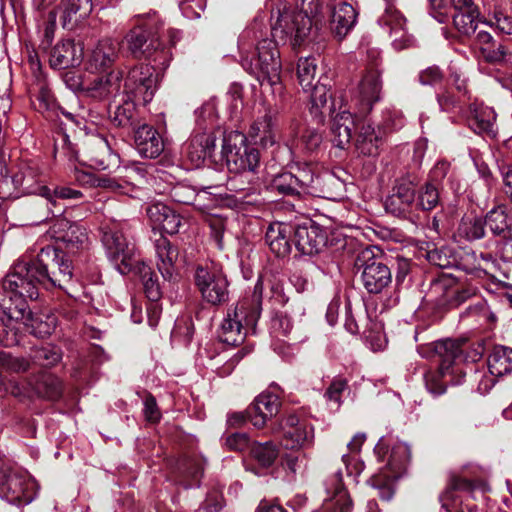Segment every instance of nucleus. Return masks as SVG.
<instances>
[{"instance_id": "obj_1", "label": "nucleus", "mask_w": 512, "mask_h": 512, "mask_svg": "<svg viewBox=\"0 0 512 512\" xmlns=\"http://www.w3.org/2000/svg\"><path fill=\"white\" fill-rule=\"evenodd\" d=\"M73 269L65 253L56 247L45 246L31 261H18L10 271L8 287L24 288L31 300L39 295V287H57L66 290L72 282Z\"/></svg>"}, {"instance_id": "obj_2", "label": "nucleus", "mask_w": 512, "mask_h": 512, "mask_svg": "<svg viewBox=\"0 0 512 512\" xmlns=\"http://www.w3.org/2000/svg\"><path fill=\"white\" fill-rule=\"evenodd\" d=\"M239 49L242 67L258 79L265 91L269 88L275 98V106L281 107L286 101V93L280 78L282 66L276 41L262 39L252 52L243 35L239 40Z\"/></svg>"}, {"instance_id": "obj_3", "label": "nucleus", "mask_w": 512, "mask_h": 512, "mask_svg": "<svg viewBox=\"0 0 512 512\" xmlns=\"http://www.w3.org/2000/svg\"><path fill=\"white\" fill-rule=\"evenodd\" d=\"M339 183L331 174L315 175L307 163L297 162L289 171L276 175L272 180V189L280 194L303 198L305 196L330 198L334 186Z\"/></svg>"}, {"instance_id": "obj_4", "label": "nucleus", "mask_w": 512, "mask_h": 512, "mask_svg": "<svg viewBox=\"0 0 512 512\" xmlns=\"http://www.w3.org/2000/svg\"><path fill=\"white\" fill-rule=\"evenodd\" d=\"M263 281L259 279L252 298H244L229 309L220 326L218 337L230 346L242 344L249 329H254L261 314Z\"/></svg>"}, {"instance_id": "obj_5", "label": "nucleus", "mask_w": 512, "mask_h": 512, "mask_svg": "<svg viewBox=\"0 0 512 512\" xmlns=\"http://www.w3.org/2000/svg\"><path fill=\"white\" fill-rule=\"evenodd\" d=\"M319 0H296L294 9H285L279 14L272 27L274 38L289 41L293 48L300 46L310 34L312 25L317 26L319 18Z\"/></svg>"}, {"instance_id": "obj_6", "label": "nucleus", "mask_w": 512, "mask_h": 512, "mask_svg": "<svg viewBox=\"0 0 512 512\" xmlns=\"http://www.w3.org/2000/svg\"><path fill=\"white\" fill-rule=\"evenodd\" d=\"M419 352L423 357L430 356L429 353L439 357L438 369L427 371L424 374V381L431 394H443L448 383L446 378L454 372L453 364L461 353L460 344L457 341L446 339L420 347Z\"/></svg>"}, {"instance_id": "obj_7", "label": "nucleus", "mask_w": 512, "mask_h": 512, "mask_svg": "<svg viewBox=\"0 0 512 512\" xmlns=\"http://www.w3.org/2000/svg\"><path fill=\"white\" fill-rule=\"evenodd\" d=\"M221 154L231 173L252 175L260 164L258 149L246 144L245 137L238 132L224 136Z\"/></svg>"}, {"instance_id": "obj_8", "label": "nucleus", "mask_w": 512, "mask_h": 512, "mask_svg": "<svg viewBox=\"0 0 512 512\" xmlns=\"http://www.w3.org/2000/svg\"><path fill=\"white\" fill-rule=\"evenodd\" d=\"M101 242L110 260L121 274H127L135 264V248L128 242L122 231V224L104 222L100 226Z\"/></svg>"}, {"instance_id": "obj_9", "label": "nucleus", "mask_w": 512, "mask_h": 512, "mask_svg": "<svg viewBox=\"0 0 512 512\" xmlns=\"http://www.w3.org/2000/svg\"><path fill=\"white\" fill-rule=\"evenodd\" d=\"M159 31L153 33L149 24L132 28L125 36L127 49L134 58L151 59L165 64L169 59V49L160 41Z\"/></svg>"}, {"instance_id": "obj_10", "label": "nucleus", "mask_w": 512, "mask_h": 512, "mask_svg": "<svg viewBox=\"0 0 512 512\" xmlns=\"http://www.w3.org/2000/svg\"><path fill=\"white\" fill-rule=\"evenodd\" d=\"M10 278V272L2 281V288L0 290V321L3 326L13 330L10 327L12 322H24L28 317L30 318V309L27 304L28 295L23 292L24 288L8 287L7 281Z\"/></svg>"}, {"instance_id": "obj_11", "label": "nucleus", "mask_w": 512, "mask_h": 512, "mask_svg": "<svg viewBox=\"0 0 512 512\" xmlns=\"http://www.w3.org/2000/svg\"><path fill=\"white\" fill-rule=\"evenodd\" d=\"M157 89L155 69L149 64H138L132 67L125 79L124 91L127 98L145 106L150 103Z\"/></svg>"}, {"instance_id": "obj_12", "label": "nucleus", "mask_w": 512, "mask_h": 512, "mask_svg": "<svg viewBox=\"0 0 512 512\" xmlns=\"http://www.w3.org/2000/svg\"><path fill=\"white\" fill-rule=\"evenodd\" d=\"M419 177L414 172H407L396 179L392 194L385 201L387 212L397 216L406 217L415 206V189Z\"/></svg>"}, {"instance_id": "obj_13", "label": "nucleus", "mask_w": 512, "mask_h": 512, "mask_svg": "<svg viewBox=\"0 0 512 512\" xmlns=\"http://www.w3.org/2000/svg\"><path fill=\"white\" fill-rule=\"evenodd\" d=\"M195 284L202 298L212 305L228 300V281L223 272L216 268L199 266L195 272Z\"/></svg>"}, {"instance_id": "obj_14", "label": "nucleus", "mask_w": 512, "mask_h": 512, "mask_svg": "<svg viewBox=\"0 0 512 512\" xmlns=\"http://www.w3.org/2000/svg\"><path fill=\"white\" fill-rule=\"evenodd\" d=\"M382 79L378 68H369L353 92L352 102L360 114H368L375 103L381 100Z\"/></svg>"}, {"instance_id": "obj_15", "label": "nucleus", "mask_w": 512, "mask_h": 512, "mask_svg": "<svg viewBox=\"0 0 512 512\" xmlns=\"http://www.w3.org/2000/svg\"><path fill=\"white\" fill-rule=\"evenodd\" d=\"M73 81L70 87L74 90H81L86 96L97 100H103L120 89L121 72L111 70L103 76H99L90 81H80V78L66 74V81Z\"/></svg>"}, {"instance_id": "obj_16", "label": "nucleus", "mask_w": 512, "mask_h": 512, "mask_svg": "<svg viewBox=\"0 0 512 512\" xmlns=\"http://www.w3.org/2000/svg\"><path fill=\"white\" fill-rule=\"evenodd\" d=\"M367 254L363 253L357 259V265L362 267V284L369 293L378 294L391 283V271L381 260L374 257L367 258Z\"/></svg>"}, {"instance_id": "obj_17", "label": "nucleus", "mask_w": 512, "mask_h": 512, "mask_svg": "<svg viewBox=\"0 0 512 512\" xmlns=\"http://www.w3.org/2000/svg\"><path fill=\"white\" fill-rule=\"evenodd\" d=\"M293 243L302 254H318L326 246L327 234L318 224L306 220L293 227Z\"/></svg>"}, {"instance_id": "obj_18", "label": "nucleus", "mask_w": 512, "mask_h": 512, "mask_svg": "<svg viewBox=\"0 0 512 512\" xmlns=\"http://www.w3.org/2000/svg\"><path fill=\"white\" fill-rule=\"evenodd\" d=\"M378 22L388 32L392 45L396 50L415 46L416 40L414 36L406 30V19L397 9L393 7L386 8Z\"/></svg>"}, {"instance_id": "obj_19", "label": "nucleus", "mask_w": 512, "mask_h": 512, "mask_svg": "<svg viewBox=\"0 0 512 512\" xmlns=\"http://www.w3.org/2000/svg\"><path fill=\"white\" fill-rule=\"evenodd\" d=\"M49 233L57 242H62L70 252L84 249L88 244L86 229L66 218L56 219Z\"/></svg>"}, {"instance_id": "obj_20", "label": "nucleus", "mask_w": 512, "mask_h": 512, "mask_svg": "<svg viewBox=\"0 0 512 512\" xmlns=\"http://www.w3.org/2000/svg\"><path fill=\"white\" fill-rule=\"evenodd\" d=\"M32 483L27 476L17 471H0V496L13 504H28L32 501L28 488Z\"/></svg>"}, {"instance_id": "obj_21", "label": "nucleus", "mask_w": 512, "mask_h": 512, "mask_svg": "<svg viewBox=\"0 0 512 512\" xmlns=\"http://www.w3.org/2000/svg\"><path fill=\"white\" fill-rule=\"evenodd\" d=\"M82 155L84 161L98 170L109 169L117 164V156L112 153L110 144L102 136H92L83 144Z\"/></svg>"}, {"instance_id": "obj_22", "label": "nucleus", "mask_w": 512, "mask_h": 512, "mask_svg": "<svg viewBox=\"0 0 512 512\" xmlns=\"http://www.w3.org/2000/svg\"><path fill=\"white\" fill-rule=\"evenodd\" d=\"M282 443L286 449L302 448L313 440V428L296 415H288L281 422Z\"/></svg>"}, {"instance_id": "obj_23", "label": "nucleus", "mask_w": 512, "mask_h": 512, "mask_svg": "<svg viewBox=\"0 0 512 512\" xmlns=\"http://www.w3.org/2000/svg\"><path fill=\"white\" fill-rule=\"evenodd\" d=\"M156 254V266L164 280L175 281L179 276L177 261L179 258L178 247L167 238L160 236L154 242Z\"/></svg>"}, {"instance_id": "obj_24", "label": "nucleus", "mask_w": 512, "mask_h": 512, "mask_svg": "<svg viewBox=\"0 0 512 512\" xmlns=\"http://www.w3.org/2000/svg\"><path fill=\"white\" fill-rule=\"evenodd\" d=\"M325 486L330 497L324 502L323 512H351L352 500L343 486L341 471L327 480Z\"/></svg>"}, {"instance_id": "obj_25", "label": "nucleus", "mask_w": 512, "mask_h": 512, "mask_svg": "<svg viewBox=\"0 0 512 512\" xmlns=\"http://www.w3.org/2000/svg\"><path fill=\"white\" fill-rule=\"evenodd\" d=\"M134 144L138 153L149 159L157 158L164 150V141L159 132L143 124L134 131Z\"/></svg>"}, {"instance_id": "obj_26", "label": "nucleus", "mask_w": 512, "mask_h": 512, "mask_svg": "<svg viewBox=\"0 0 512 512\" xmlns=\"http://www.w3.org/2000/svg\"><path fill=\"white\" fill-rule=\"evenodd\" d=\"M119 43L106 38L98 42L92 50L87 61V69L90 72H104L108 70L118 57Z\"/></svg>"}, {"instance_id": "obj_27", "label": "nucleus", "mask_w": 512, "mask_h": 512, "mask_svg": "<svg viewBox=\"0 0 512 512\" xmlns=\"http://www.w3.org/2000/svg\"><path fill=\"white\" fill-rule=\"evenodd\" d=\"M280 402L273 394H260L247 408L249 421L256 428H262L268 419L278 413Z\"/></svg>"}, {"instance_id": "obj_28", "label": "nucleus", "mask_w": 512, "mask_h": 512, "mask_svg": "<svg viewBox=\"0 0 512 512\" xmlns=\"http://www.w3.org/2000/svg\"><path fill=\"white\" fill-rule=\"evenodd\" d=\"M293 226L284 222L271 223L265 234V241L270 250L278 257L286 256L291 251Z\"/></svg>"}, {"instance_id": "obj_29", "label": "nucleus", "mask_w": 512, "mask_h": 512, "mask_svg": "<svg viewBox=\"0 0 512 512\" xmlns=\"http://www.w3.org/2000/svg\"><path fill=\"white\" fill-rule=\"evenodd\" d=\"M358 134L356 137L357 151L369 157H376L380 153L382 145V133L380 129H376L370 122L363 120L358 123Z\"/></svg>"}, {"instance_id": "obj_30", "label": "nucleus", "mask_w": 512, "mask_h": 512, "mask_svg": "<svg viewBox=\"0 0 512 512\" xmlns=\"http://www.w3.org/2000/svg\"><path fill=\"white\" fill-rule=\"evenodd\" d=\"M357 12L348 2L340 0L331 11V30L339 38H344L354 27Z\"/></svg>"}, {"instance_id": "obj_31", "label": "nucleus", "mask_w": 512, "mask_h": 512, "mask_svg": "<svg viewBox=\"0 0 512 512\" xmlns=\"http://www.w3.org/2000/svg\"><path fill=\"white\" fill-rule=\"evenodd\" d=\"M82 58V49H78L74 41L64 40L51 50L49 63L55 69H66L79 65Z\"/></svg>"}, {"instance_id": "obj_32", "label": "nucleus", "mask_w": 512, "mask_h": 512, "mask_svg": "<svg viewBox=\"0 0 512 512\" xmlns=\"http://www.w3.org/2000/svg\"><path fill=\"white\" fill-rule=\"evenodd\" d=\"M249 135L263 147L274 145L278 136L276 116L269 110L257 118L250 127Z\"/></svg>"}, {"instance_id": "obj_33", "label": "nucleus", "mask_w": 512, "mask_h": 512, "mask_svg": "<svg viewBox=\"0 0 512 512\" xmlns=\"http://www.w3.org/2000/svg\"><path fill=\"white\" fill-rule=\"evenodd\" d=\"M216 149V137L212 133L194 135L187 146V156L196 166L211 158Z\"/></svg>"}, {"instance_id": "obj_34", "label": "nucleus", "mask_w": 512, "mask_h": 512, "mask_svg": "<svg viewBox=\"0 0 512 512\" xmlns=\"http://www.w3.org/2000/svg\"><path fill=\"white\" fill-rule=\"evenodd\" d=\"M355 126V118L351 112L343 110L336 114L331 125L332 142L334 145L343 149L350 144L352 131Z\"/></svg>"}, {"instance_id": "obj_35", "label": "nucleus", "mask_w": 512, "mask_h": 512, "mask_svg": "<svg viewBox=\"0 0 512 512\" xmlns=\"http://www.w3.org/2000/svg\"><path fill=\"white\" fill-rule=\"evenodd\" d=\"M496 113L491 107L473 104L470 106L468 123L470 128L478 134H494Z\"/></svg>"}, {"instance_id": "obj_36", "label": "nucleus", "mask_w": 512, "mask_h": 512, "mask_svg": "<svg viewBox=\"0 0 512 512\" xmlns=\"http://www.w3.org/2000/svg\"><path fill=\"white\" fill-rule=\"evenodd\" d=\"M31 390L41 398L55 401L62 394V383L58 377L50 373H41L29 382Z\"/></svg>"}, {"instance_id": "obj_37", "label": "nucleus", "mask_w": 512, "mask_h": 512, "mask_svg": "<svg viewBox=\"0 0 512 512\" xmlns=\"http://www.w3.org/2000/svg\"><path fill=\"white\" fill-rule=\"evenodd\" d=\"M411 460L410 446L403 442L393 445L387 462V467L391 474L386 475L387 478L397 479L406 472Z\"/></svg>"}, {"instance_id": "obj_38", "label": "nucleus", "mask_w": 512, "mask_h": 512, "mask_svg": "<svg viewBox=\"0 0 512 512\" xmlns=\"http://www.w3.org/2000/svg\"><path fill=\"white\" fill-rule=\"evenodd\" d=\"M308 92H310L309 110L314 118H317L321 122L325 111L334 112V102H332L331 106L327 105L328 99L331 98L327 85L317 81Z\"/></svg>"}, {"instance_id": "obj_39", "label": "nucleus", "mask_w": 512, "mask_h": 512, "mask_svg": "<svg viewBox=\"0 0 512 512\" xmlns=\"http://www.w3.org/2000/svg\"><path fill=\"white\" fill-rule=\"evenodd\" d=\"M488 369L494 376H502L512 371V349L495 346L488 356Z\"/></svg>"}, {"instance_id": "obj_40", "label": "nucleus", "mask_w": 512, "mask_h": 512, "mask_svg": "<svg viewBox=\"0 0 512 512\" xmlns=\"http://www.w3.org/2000/svg\"><path fill=\"white\" fill-rule=\"evenodd\" d=\"M63 25L78 22L92 11V0H63L61 4Z\"/></svg>"}, {"instance_id": "obj_41", "label": "nucleus", "mask_w": 512, "mask_h": 512, "mask_svg": "<svg viewBox=\"0 0 512 512\" xmlns=\"http://www.w3.org/2000/svg\"><path fill=\"white\" fill-rule=\"evenodd\" d=\"M453 23L462 35L472 36L480 26L478 8L475 6L465 11L455 12Z\"/></svg>"}, {"instance_id": "obj_42", "label": "nucleus", "mask_w": 512, "mask_h": 512, "mask_svg": "<svg viewBox=\"0 0 512 512\" xmlns=\"http://www.w3.org/2000/svg\"><path fill=\"white\" fill-rule=\"evenodd\" d=\"M317 61L313 57L300 58L297 63V78L304 92L316 84Z\"/></svg>"}, {"instance_id": "obj_43", "label": "nucleus", "mask_w": 512, "mask_h": 512, "mask_svg": "<svg viewBox=\"0 0 512 512\" xmlns=\"http://www.w3.org/2000/svg\"><path fill=\"white\" fill-rule=\"evenodd\" d=\"M92 184L95 187L104 188L108 191L131 197H134V194L138 190L135 185L108 176H94Z\"/></svg>"}, {"instance_id": "obj_44", "label": "nucleus", "mask_w": 512, "mask_h": 512, "mask_svg": "<svg viewBox=\"0 0 512 512\" xmlns=\"http://www.w3.org/2000/svg\"><path fill=\"white\" fill-rule=\"evenodd\" d=\"M278 452L277 446L271 441L253 442L250 447L252 457L263 467L271 466L276 460Z\"/></svg>"}, {"instance_id": "obj_45", "label": "nucleus", "mask_w": 512, "mask_h": 512, "mask_svg": "<svg viewBox=\"0 0 512 512\" xmlns=\"http://www.w3.org/2000/svg\"><path fill=\"white\" fill-rule=\"evenodd\" d=\"M39 194L45 197L54 207L51 211L58 213H61L63 208L57 206L56 199H78L82 197L81 191L69 187H56L52 191L48 187L42 186L39 189Z\"/></svg>"}, {"instance_id": "obj_46", "label": "nucleus", "mask_w": 512, "mask_h": 512, "mask_svg": "<svg viewBox=\"0 0 512 512\" xmlns=\"http://www.w3.org/2000/svg\"><path fill=\"white\" fill-rule=\"evenodd\" d=\"M23 324L27 329L34 334L36 337L44 338L53 333L56 327V319L52 316H47L46 320L43 321L42 317L33 316L30 312V318H26Z\"/></svg>"}, {"instance_id": "obj_47", "label": "nucleus", "mask_w": 512, "mask_h": 512, "mask_svg": "<svg viewBox=\"0 0 512 512\" xmlns=\"http://www.w3.org/2000/svg\"><path fill=\"white\" fill-rule=\"evenodd\" d=\"M440 201L438 184L428 181L418 193V201L415 206L425 211L434 209Z\"/></svg>"}, {"instance_id": "obj_48", "label": "nucleus", "mask_w": 512, "mask_h": 512, "mask_svg": "<svg viewBox=\"0 0 512 512\" xmlns=\"http://www.w3.org/2000/svg\"><path fill=\"white\" fill-rule=\"evenodd\" d=\"M484 223L485 227L494 235H502L505 237L509 229L507 214L501 208L489 211L485 217Z\"/></svg>"}, {"instance_id": "obj_49", "label": "nucleus", "mask_w": 512, "mask_h": 512, "mask_svg": "<svg viewBox=\"0 0 512 512\" xmlns=\"http://www.w3.org/2000/svg\"><path fill=\"white\" fill-rule=\"evenodd\" d=\"M458 232L468 240L480 239L485 234V223L481 218L466 216L462 218Z\"/></svg>"}, {"instance_id": "obj_50", "label": "nucleus", "mask_w": 512, "mask_h": 512, "mask_svg": "<svg viewBox=\"0 0 512 512\" xmlns=\"http://www.w3.org/2000/svg\"><path fill=\"white\" fill-rule=\"evenodd\" d=\"M54 156L55 158L59 157L69 162H75L79 160V150L76 145L70 141L67 134L59 133L58 138L55 140Z\"/></svg>"}, {"instance_id": "obj_51", "label": "nucleus", "mask_w": 512, "mask_h": 512, "mask_svg": "<svg viewBox=\"0 0 512 512\" xmlns=\"http://www.w3.org/2000/svg\"><path fill=\"white\" fill-rule=\"evenodd\" d=\"M137 105L140 104L134 101L133 98H128L122 104L118 105L112 116L113 123L119 127H126L132 124Z\"/></svg>"}, {"instance_id": "obj_52", "label": "nucleus", "mask_w": 512, "mask_h": 512, "mask_svg": "<svg viewBox=\"0 0 512 512\" xmlns=\"http://www.w3.org/2000/svg\"><path fill=\"white\" fill-rule=\"evenodd\" d=\"M61 351L56 346L45 345L33 350V359L40 366H54L61 360Z\"/></svg>"}, {"instance_id": "obj_53", "label": "nucleus", "mask_w": 512, "mask_h": 512, "mask_svg": "<svg viewBox=\"0 0 512 512\" xmlns=\"http://www.w3.org/2000/svg\"><path fill=\"white\" fill-rule=\"evenodd\" d=\"M35 171L29 167H23L19 173L14 175L13 182L15 185L19 186L26 193H39V189L42 187H34L35 181Z\"/></svg>"}, {"instance_id": "obj_54", "label": "nucleus", "mask_w": 512, "mask_h": 512, "mask_svg": "<svg viewBox=\"0 0 512 512\" xmlns=\"http://www.w3.org/2000/svg\"><path fill=\"white\" fill-rule=\"evenodd\" d=\"M179 470L185 477L197 480L203 473L204 462L199 457H184L179 463Z\"/></svg>"}, {"instance_id": "obj_55", "label": "nucleus", "mask_w": 512, "mask_h": 512, "mask_svg": "<svg viewBox=\"0 0 512 512\" xmlns=\"http://www.w3.org/2000/svg\"><path fill=\"white\" fill-rule=\"evenodd\" d=\"M348 389V380L342 376H336L328 386L324 397L331 402H334L337 407L342 403V394Z\"/></svg>"}, {"instance_id": "obj_56", "label": "nucleus", "mask_w": 512, "mask_h": 512, "mask_svg": "<svg viewBox=\"0 0 512 512\" xmlns=\"http://www.w3.org/2000/svg\"><path fill=\"white\" fill-rule=\"evenodd\" d=\"M322 143V134L314 128H306L297 143L301 149L307 152H313L319 148Z\"/></svg>"}, {"instance_id": "obj_57", "label": "nucleus", "mask_w": 512, "mask_h": 512, "mask_svg": "<svg viewBox=\"0 0 512 512\" xmlns=\"http://www.w3.org/2000/svg\"><path fill=\"white\" fill-rule=\"evenodd\" d=\"M0 365L11 372H25L29 368V362L24 358L13 357L0 351Z\"/></svg>"}, {"instance_id": "obj_58", "label": "nucleus", "mask_w": 512, "mask_h": 512, "mask_svg": "<svg viewBox=\"0 0 512 512\" xmlns=\"http://www.w3.org/2000/svg\"><path fill=\"white\" fill-rule=\"evenodd\" d=\"M226 183L227 190L233 193H245L251 190V176L242 173H233Z\"/></svg>"}, {"instance_id": "obj_59", "label": "nucleus", "mask_w": 512, "mask_h": 512, "mask_svg": "<svg viewBox=\"0 0 512 512\" xmlns=\"http://www.w3.org/2000/svg\"><path fill=\"white\" fill-rule=\"evenodd\" d=\"M292 327L291 319L286 314H276L271 320V330L275 337L288 336Z\"/></svg>"}, {"instance_id": "obj_60", "label": "nucleus", "mask_w": 512, "mask_h": 512, "mask_svg": "<svg viewBox=\"0 0 512 512\" xmlns=\"http://www.w3.org/2000/svg\"><path fill=\"white\" fill-rule=\"evenodd\" d=\"M507 54L505 47L501 44L494 46H484L480 48V56L488 63H501Z\"/></svg>"}, {"instance_id": "obj_61", "label": "nucleus", "mask_w": 512, "mask_h": 512, "mask_svg": "<svg viewBox=\"0 0 512 512\" xmlns=\"http://www.w3.org/2000/svg\"><path fill=\"white\" fill-rule=\"evenodd\" d=\"M444 74L437 66H430L419 73V82L422 85H438L442 83Z\"/></svg>"}, {"instance_id": "obj_62", "label": "nucleus", "mask_w": 512, "mask_h": 512, "mask_svg": "<svg viewBox=\"0 0 512 512\" xmlns=\"http://www.w3.org/2000/svg\"><path fill=\"white\" fill-rule=\"evenodd\" d=\"M181 222L182 218L180 215L176 214L171 208H169V213H167L162 219V223L159 228L165 233L173 235L179 232Z\"/></svg>"}, {"instance_id": "obj_63", "label": "nucleus", "mask_w": 512, "mask_h": 512, "mask_svg": "<svg viewBox=\"0 0 512 512\" xmlns=\"http://www.w3.org/2000/svg\"><path fill=\"white\" fill-rule=\"evenodd\" d=\"M492 25H495L500 33L511 35L512 34V15L507 14L501 10L494 12Z\"/></svg>"}, {"instance_id": "obj_64", "label": "nucleus", "mask_w": 512, "mask_h": 512, "mask_svg": "<svg viewBox=\"0 0 512 512\" xmlns=\"http://www.w3.org/2000/svg\"><path fill=\"white\" fill-rule=\"evenodd\" d=\"M201 125H213L217 120V108L214 102H206L197 111Z\"/></svg>"}]
</instances>
